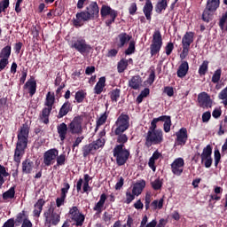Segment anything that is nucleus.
I'll return each instance as SVG.
<instances>
[{
    "instance_id": "obj_1",
    "label": "nucleus",
    "mask_w": 227,
    "mask_h": 227,
    "mask_svg": "<svg viewBox=\"0 0 227 227\" xmlns=\"http://www.w3.org/2000/svg\"><path fill=\"white\" fill-rule=\"evenodd\" d=\"M114 134L117 136V143L113 150V155L116 160L117 166H125L130 157V151L125 149V143L129 141V137L124 134L130 127V116L121 114L114 123Z\"/></svg>"
},
{
    "instance_id": "obj_2",
    "label": "nucleus",
    "mask_w": 227,
    "mask_h": 227,
    "mask_svg": "<svg viewBox=\"0 0 227 227\" xmlns=\"http://www.w3.org/2000/svg\"><path fill=\"white\" fill-rule=\"evenodd\" d=\"M100 8L97 2H91L84 11L77 12L75 18L73 19V26L74 27H82V22L90 20H97L100 17Z\"/></svg>"
},
{
    "instance_id": "obj_3",
    "label": "nucleus",
    "mask_w": 227,
    "mask_h": 227,
    "mask_svg": "<svg viewBox=\"0 0 227 227\" xmlns=\"http://www.w3.org/2000/svg\"><path fill=\"white\" fill-rule=\"evenodd\" d=\"M18 141L16 143V147L14 150V161L19 164L22 159V155L26 153V149L27 148V143L29 141V125L27 123L22 124L18 131Z\"/></svg>"
},
{
    "instance_id": "obj_4",
    "label": "nucleus",
    "mask_w": 227,
    "mask_h": 227,
    "mask_svg": "<svg viewBox=\"0 0 227 227\" xmlns=\"http://www.w3.org/2000/svg\"><path fill=\"white\" fill-rule=\"evenodd\" d=\"M56 102V98L54 95H51V92H48L46 95V101L44 103V106L46 107L43 108L41 114H39V120L44 125H49V117L51 116V113H52V106H54Z\"/></svg>"
},
{
    "instance_id": "obj_5",
    "label": "nucleus",
    "mask_w": 227,
    "mask_h": 227,
    "mask_svg": "<svg viewBox=\"0 0 227 227\" xmlns=\"http://www.w3.org/2000/svg\"><path fill=\"white\" fill-rule=\"evenodd\" d=\"M219 4H221L220 0H207L206 7L202 12V20L203 22H211L214 20V14L217 12V8H219Z\"/></svg>"
},
{
    "instance_id": "obj_6",
    "label": "nucleus",
    "mask_w": 227,
    "mask_h": 227,
    "mask_svg": "<svg viewBox=\"0 0 227 227\" xmlns=\"http://www.w3.org/2000/svg\"><path fill=\"white\" fill-rule=\"evenodd\" d=\"M164 142V132L162 131H147L145 135V146L151 148V146L160 145Z\"/></svg>"
},
{
    "instance_id": "obj_7",
    "label": "nucleus",
    "mask_w": 227,
    "mask_h": 227,
    "mask_svg": "<svg viewBox=\"0 0 227 227\" xmlns=\"http://www.w3.org/2000/svg\"><path fill=\"white\" fill-rule=\"evenodd\" d=\"M44 226H58L61 221V215L54 211L52 207H50L43 213Z\"/></svg>"
},
{
    "instance_id": "obj_8",
    "label": "nucleus",
    "mask_w": 227,
    "mask_h": 227,
    "mask_svg": "<svg viewBox=\"0 0 227 227\" xmlns=\"http://www.w3.org/2000/svg\"><path fill=\"white\" fill-rule=\"evenodd\" d=\"M100 15L102 19H106V17L109 15L110 19L106 20V26L111 27V26L114 24L116 17H118V11L114 10L109 5L103 4L100 9Z\"/></svg>"
},
{
    "instance_id": "obj_9",
    "label": "nucleus",
    "mask_w": 227,
    "mask_h": 227,
    "mask_svg": "<svg viewBox=\"0 0 227 227\" xmlns=\"http://www.w3.org/2000/svg\"><path fill=\"white\" fill-rule=\"evenodd\" d=\"M162 34H160V31L156 30L153 35V40L150 45V54L152 57L157 56V54L160 52V49H162Z\"/></svg>"
},
{
    "instance_id": "obj_10",
    "label": "nucleus",
    "mask_w": 227,
    "mask_h": 227,
    "mask_svg": "<svg viewBox=\"0 0 227 227\" xmlns=\"http://www.w3.org/2000/svg\"><path fill=\"white\" fill-rule=\"evenodd\" d=\"M106 145V140L98 138L96 141L91 142L89 145H85L82 148V156L88 157V155H93L97 150L102 148Z\"/></svg>"
},
{
    "instance_id": "obj_11",
    "label": "nucleus",
    "mask_w": 227,
    "mask_h": 227,
    "mask_svg": "<svg viewBox=\"0 0 227 227\" xmlns=\"http://www.w3.org/2000/svg\"><path fill=\"white\" fill-rule=\"evenodd\" d=\"M68 215H70L71 223H74V225L77 227H82V224H84V221L86 220V216L81 212V210H79V207L73 206L69 208Z\"/></svg>"
},
{
    "instance_id": "obj_12",
    "label": "nucleus",
    "mask_w": 227,
    "mask_h": 227,
    "mask_svg": "<svg viewBox=\"0 0 227 227\" xmlns=\"http://www.w3.org/2000/svg\"><path fill=\"white\" fill-rule=\"evenodd\" d=\"M69 134L81 136L82 134V117L75 116L67 125Z\"/></svg>"
},
{
    "instance_id": "obj_13",
    "label": "nucleus",
    "mask_w": 227,
    "mask_h": 227,
    "mask_svg": "<svg viewBox=\"0 0 227 227\" xmlns=\"http://www.w3.org/2000/svg\"><path fill=\"white\" fill-rule=\"evenodd\" d=\"M72 49H75L77 52H80V54H86L87 52H90L91 51V45L86 43V40L82 38H78L75 41L72 42L71 44Z\"/></svg>"
},
{
    "instance_id": "obj_14",
    "label": "nucleus",
    "mask_w": 227,
    "mask_h": 227,
    "mask_svg": "<svg viewBox=\"0 0 227 227\" xmlns=\"http://www.w3.org/2000/svg\"><path fill=\"white\" fill-rule=\"evenodd\" d=\"M58 155H59V151L57 148H51L46 151L43 156L44 166L47 168H49V166H52Z\"/></svg>"
},
{
    "instance_id": "obj_15",
    "label": "nucleus",
    "mask_w": 227,
    "mask_h": 227,
    "mask_svg": "<svg viewBox=\"0 0 227 227\" xmlns=\"http://www.w3.org/2000/svg\"><path fill=\"white\" fill-rule=\"evenodd\" d=\"M176 143L177 146H184L189 139V135L187 134V128H181L177 132H176Z\"/></svg>"
},
{
    "instance_id": "obj_16",
    "label": "nucleus",
    "mask_w": 227,
    "mask_h": 227,
    "mask_svg": "<svg viewBox=\"0 0 227 227\" xmlns=\"http://www.w3.org/2000/svg\"><path fill=\"white\" fill-rule=\"evenodd\" d=\"M185 161H184L183 158L176 159L171 164L172 173L176 176H180L182 173H184V166Z\"/></svg>"
},
{
    "instance_id": "obj_17",
    "label": "nucleus",
    "mask_w": 227,
    "mask_h": 227,
    "mask_svg": "<svg viewBox=\"0 0 227 227\" xmlns=\"http://www.w3.org/2000/svg\"><path fill=\"white\" fill-rule=\"evenodd\" d=\"M132 36L129 35V34L125 32L119 34L115 38L117 49H123V47H125V45H127V43L130 42Z\"/></svg>"
},
{
    "instance_id": "obj_18",
    "label": "nucleus",
    "mask_w": 227,
    "mask_h": 227,
    "mask_svg": "<svg viewBox=\"0 0 227 227\" xmlns=\"http://www.w3.org/2000/svg\"><path fill=\"white\" fill-rule=\"evenodd\" d=\"M23 89L27 90L29 97L35 96V93H36V80L35 76H30V79L26 82Z\"/></svg>"
},
{
    "instance_id": "obj_19",
    "label": "nucleus",
    "mask_w": 227,
    "mask_h": 227,
    "mask_svg": "<svg viewBox=\"0 0 227 227\" xmlns=\"http://www.w3.org/2000/svg\"><path fill=\"white\" fill-rule=\"evenodd\" d=\"M57 132L59 134V137L62 143H65V139H67V135L69 132L68 125L65 122H61L57 126Z\"/></svg>"
},
{
    "instance_id": "obj_20",
    "label": "nucleus",
    "mask_w": 227,
    "mask_h": 227,
    "mask_svg": "<svg viewBox=\"0 0 227 227\" xmlns=\"http://www.w3.org/2000/svg\"><path fill=\"white\" fill-rule=\"evenodd\" d=\"M68 113H72V103L70 101H66L60 107L59 114L57 115L58 120H61L64 116H67Z\"/></svg>"
},
{
    "instance_id": "obj_21",
    "label": "nucleus",
    "mask_w": 227,
    "mask_h": 227,
    "mask_svg": "<svg viewBox=\"0 0 227 227\" xmlns=\"http://www.w3.org/2000/svg\"><path fill=\"white\" fill-rule=\"evenodd\" d=\"M199 103L203 107H212V99L210 98V96L207 92H201L198 96Z\"/></svg>"
},
{
    "instance_id": "obj_22",
    "label": "nucleus",
    "mask_w": 227,
    "mask_h": 227,
    "mask_svg": "<svg viewBox=\"0 0 227 227\" xmlns=\"http://www.w3.org/2000/svg\"><path fill=\"white\" fill-rule=\"evenodd\" d=\"M107 200V195L106 193H102L100 195L99 200L95 204L93 210L96 214L100 215V213L104 210V205H106V201Z\"/></svg>"
},
{
    "instance_id": "obj_23",
    "label": "nucleus",
    "mask_w": 227,
    "mask_h": 227,
    "mask_svg": "<svg viewBox=\"0 0 227 227\" xmlns=\"http://www.w3.org/2000/svg\"><path fill=\"white\" fill-rule=\"evenodd\" d=\"M141 84H143V78H141L139 74L132 76L129 81V87L131 88V90H139Z\"/></svg>"
},
{
    "instance_id": "obj_24",
    "label": "nucleus",
    "mask_w": 227,
    "mask_h": 227,
    "mask_svg": "<svg viewBox=\"0 0 227 227\" xmlns=\"http://www.w3.org/2000/svg\"><path fill=\"white\" fill-rule=\"evenodd\" d=\"M45 205V200L43 199H39L34 205L33 216L40 217L42 210H43V206Z\"/></svg>"
},
{
    "instance_id": "obj_25",
    "label": "nucleus",
    "mask_w": 227,
    "mask_h": 227,
    "mask_svg": "<svg viewBox=\"0 0 227 227\" xmlns=\"http://www.w3.org/2000/svg\"><path fill=\"white\" fill-rule=\"evenodd\" d=\"M189 72V63L187 61H183L181 65L179 66L176 75L180 79H184L187 75V73Z\"/></svg>"
},
{
    "instance_id": "obj_26",
    "label": "nucleus",
    "mask_w": 227,
    "mask_h": 227,
    "mask_svg": "<svg viewBox=\"0 0 227 227\" xmlns=\"http://www.w3.org/2000/svg\"><path fill=\"white\" fill-rule=\"evenodd\" d=\"M144 14L147 20H152V14L153 12V4H152V0H146L145 4L143 8Z\"/></svg>"
},
{
    "instance_id": "obj_27",
    "label": "nucleus",
    "mask_w": 227,
    "mask_h": 227,
    "mask_svg": "<svg viewBox=\"0 0 227 227\" xmlns=\"http://www.w3.org/2000/svg\"><path fill=\"white\" fill-rule=\"evenodd\" d=\"M26 221H29V215L26 214V210H22L21 212L18 213L16 215V218L14 219L16 227L20 226V224L26 223Z\"/></svg>"
},
{
    "instance_id": "obj_28",
    "label": "nucleus",
    "mask_w": 227,
    "mask_h": 227,
    "mask_svg": "<svg viewBox=\"0 0 227 227\" xmlns=\"http://www.w3.org/2000/svg\"><path fill=\"white\" fill-rule=\"evenodd\" d=\"M33 168H35V163L30 159H26L22 161V173L25 175H30Z\"/></svg>"
},
{
    "instance_id": "obj_29",
    "label": "nucleus",
    "mask_w": 227,
    "mask_h": 227,
    "mask_svg": "<svg viewBox=\"0 0 227 227\" xmlns=\"http://www.w3.org/2000/svg\"><path fill=\"white\" fill-rule=\"evenodd\" d=\"M192 42H194V32H186L182 38V45L191 47Z\"/></svg>"
},
{
    "instance_id": "obj_30",
    "label": "nucleus",
    "mask_w": 227,
    "mask_h": 227,
    "mask_svg": "<svg viewBox=\"0 0 227 227\" xmlns=\"http://www.w3.org/2000/svg\"><path fill=\"white\" fill-rule=\"evenodd\" d=\"M145 187H146V181L141 180L138 183H136L133 185V189H132L133 194H135L136 196H139V194L143 192V190L145 189Z\"/></svg>"
},
{
    "instance_id": "obj_31",
    "label": "nucleus",
    "mask_w": 227,
    "mask_h": 227,
    "mask_svg": "<svg viewBox=\"0 0 227 227\" xmlns=\"http://www.w3.org/2000/svg\"><path fill=\"white\" fill-rule=\"evenodd\" d=\"M104 88H106V77H100L98 79V82H97V84L94 87V93L96 95H100V93H102V91H104Z\"/></svg>"
},
{
    "instance_id": "obj_32",
    "label": "nucleus",
    "mask_w": 227,
    "mask_h": 227,
    "mask_svg": "<svg viewBox=\"0 0 227 227\" xmlns=\"http://www.w3.org/2000/svg\"><path fill=\"white\" fill-rule=\"evenodd\" d=\"M212 157V145H207L204 147L202 153L200 154L201 163L205 162V159Z\"/></svg>"
},
{
    "instance_id": "obj_33",
    "label": "nucleus",
    "mask_w": 227,
    "mask_h": 227,
    "mask_svg": "<svg viewBox=\"0 0 227 227\" xmlns=\"http://www.w3.org/2000/svg\"><path fill=\"white\" fill-rule=\"evenodd\" d=\"M163 120H164V117L162 116L153 119L151 122V126L149 127L148 132L162 131V129H157V123H159V121H161Z\"/></svg>"
},
{
    "instance_id": "obj_34",
    "label": "nucleus",
    "mask_w": 227,
    "mask_h": 227,
    "mask_svg": "<svg viewBox=\"0 0 227 227\" xmlns=\"http://www.w3.org/2000/svg\"><path fill=\"white\" fill-rule=\"evenodd\" d=\"M161 118H163V120L160 121H164L163 130H164V132L168 133L171 130V116H169V115H161Z\"/></svg>"
},
{
    "instance_id": "obj_35",
    "label": "nucleus",
    "mask_w": 227,
    "mask_h": 227,
    "mask_svg": "<svg viewBox=\"0 0 227 227\" xmlns=\"http://www.w3.org/2000/svg\"><path fill=\"white\" fill-rule=\"evenodd\" d=\"M10 56H12V46L6 45L0 51V58L4 59H10Z\"/></svg>"
},
{
    "instance_id": "obj_36",
    "label": "nucleus",
    "mask_w": 227,
    "mask_h": 227,
    "mask_svg": "<svg viewBox=\"0 0 227 227\" xmlns=\"http://www.w3.org/2000/svg\"><path fill=\"white\" fill-rule=\"evenodd\" d=\"M2 198L4 201L8 200H13V198H15V186H12L9 190L4 192L2 195Z\"/></svg>"
},
{
    "instance_id": "obj_37",
    "label": "nucleus",
    "mask_w": 227,
    "mask_h": 227,
    "mask_svg": "<svg viewBox=\"0 0 227 227\" xmlns=\"http://www.w3.org/2000/svg\"><path fill=\"white\" fill-rule=\"evenodd\" d=\"M9 176H10V173L6 171V167L0 164V189L1 187H3V184L5 182L4 178H6Z\"/></svg>"
},
{
    "instance_id": "obj_38",
    "label": "nucleus",
    "mask_w": 227,
    "mask_h": 227,
    "mask_svg": "<svg viewBox=\"0 0 227 227\" xmlns=\"http://www.w3.org/2000/svg\"><path fill=\"white\" fill-rule=\"evenodd\" d=\"M107 112H105L103 114L100 115V117L96 121L95 132H97V130H98V129L102 127V125H104L106 121H107Z\"/></svg>"
},
{
    "instance_id": "obj_39",
    "label": "nucleus",
    "mask_w": 227,
    "mask_h": 227,
    "mask_svg": "<svg viewBox=\"0 0 227 227\" xmlns=\"http://www.w3.org/2000/svg\"><path fill=\"white\" fill-rule=\"evenodd\" d=\"M121 94V90L118 88L114 89L112 91L108 93L112 102H118V100L120 99Z\"/></svg>"
},
{
    "instance_id": "obj_40",
    "label": "nucleus",
    "mask_w": 227,
    "mask_h": 227,
    "mask_svg": "<svg viewBox=\"0 0 227 227\" xmlns=\"http://www.w3.org/2000/svg\"><path fill=\"white\" fill-rule=\"evenodd\" d=\"M127 67H129V60L122 59L117 64V70L119 74H123L127 70Z\"/></svg>"
},
{
    "instance_id": "obj_41",
    "label": "nucleus",
    "mask_w": 227,
    "mask_h": 227,
    "mask_svg": "<svg viewBox=\"0 0 227 227\" xmlns=\"http://www.w3.org/2000/svg\"><path fill=\"white\" fill-rule=\"evenodd\" d=\"M166 8H168V0H159L155 6L156 13H162Z\"/></svg>"
},
{
    "instance_id": "obj_42",
    "label": "nucleus",
    "mask_w": 227,
    "mask_h": 227,
    "mask_svg": "<svg viewBox=\"0 0 227 227\" xmlns=\"http://www.w3.org/2000/svg\"><path fill=\"white\" fill-rule=\"evenodd\" d=\"M55 160H57V164L53 167L54 169H56L58 166H65V163L67 162V154L65 153L58 154Z\"/></svg>"
},
{
    "instance_id": "obj_43",
    "label": "nucleus",
    "mask_w": 227,
    "mask_h": 227,
    "mask_svg": "<svg viewBox=\"0 0 227 227\" xmlns=\"http://www.w3.org/2000/svg\"><path fill=\"white\" fill-rule=\"evenodd\" d=\"M86 95L88 94L82 90L76 91L74 99L76 100L77 104H82V102H84V98H86Z\"/></svg>"
},
{
    "instance_id": "obj_44",
    "label": "nucleus",
    "mask_w": 227,
    "mask_h": 227,
    "mask_svg": "<svg viewBox=\"0 0 227 227\" xmlns=\"http://www.w3.org/2000/svg\"><path fill=\"white\" fill-rule=\"evenodd\" d=\"M207 72H208V61L204 60L199 67V74L203 77V75H207Z\"/></svg>"
},
{
    "instance_id": "obj_45",
    "label": "nucleus",
    "mask_w": 227,
    "mask_h": 227,
    "mask_svg": "<svg viewBox=\"0 0 227 227\" xmlns=\"http://www.w3.org/2000/svg\"><path fill=\"white\" fill-rule=\"evenodd\" d=\"M151 207L153 210H159L162 209V207H164V199H160V200H154L151 203Z\"/></svg>"
},
{
    "instance_id": "obj_46",
    "label": "nucleus",
    "mask_w": 227,
    "mask_h": 227,
    "mask_svg": "<svg viewBox=\"0 0 227 227\" xmlns=\"http://www.w3.org/2000/svg\"><path fill=\"white\" fill-rule=\"evenodd\" d=\"M223 74V70L221 68L216 69L212 76V82L214 84H217V82H219V81H221V75Z\"/></svg>"
},
{
    "instance_id": "obj_47",
    "label": "nucleus",
    "mask_w": 227,
    "mask_h": 227,
    "mask_svg": "<svg viewBox=\"0 0 227 227\" xmlns=\"http://www.w3.org/2000/svg\"><path fill=\"white\" fill-rule=\"evenodd\" d=\"M136 52V41H129V47L125 51L126 56H130Z\"/></svg>"
},
{
    "instance_id": "obj_48",
    "label": "nucleus",
    "mask_w": 227,
    "mask_h": 227,
    "mask_svg": "<svg viewBox=\"0 0 227 227\" xmlns=\"http://www.w3.org/2000/svg\"><path fill=\"white\" fill-rule=\"evenodd\" d=\"M151 185L154 191H160L162 189V181L160 178H157L151 183Z\"/></svg>"
},
{
    "instance_id": "obj_49",
    "label": "nucleus",
    "mask_w": 227,
    "mask_h": 227,
    "mask_svg": "<svg viewBox=\"0 0 227 227\" xmlns=\"http://www.w3.org/2000/svg\"><path fill=\"white\" fill-rule=\"evenodd\" d=\"M218 98L220 100H223V105L227 106V86L221 90V92L218 95Z\"/></svg>"
},
{
    "instance_id": "obj_50",
    "label": "nucleus",
    "mask_w": 227,
    "mask_h": 227,
    "mask_svg": "<svg viewBox=\"0 0 227 227\" xmlns=\"http://www.w3.org/2000/svg\"><path fill=\"white\" fill-rule=\"evenodd\" d=\"M68 191H70V184L64 182L62 184V188L60 189V194L67 196L68 194Z\"/></svg>"
},
{
    "instance_id": "obj_51",
    "label": "nucleus",
    "mask_w": 227,
    "mask_h": 227,
    "mask_svg": "<svg viewBox=\"0 0 227 227\" xmlns=\"http://www.w3.org/2000/svg\"><path fill=\"white\" fill-rule=\"evenodd\" d=\"M134 200H136V194L130 192H126V200L125 203L127 205H130V203H132V201H134Z\"/></svg>"
},
{
    "instance_id": "obj_52",
    "label": "nucleus",
    "mask_w": 227,
    "mask_h": 227,
    "mask_svg": "<svg viewBox=\"0 0 227 227\" xmlns=\"http://www.w3.org/2000/svg\"><path fill=\"white\" fill-rule=\"evenodd\" d=\"M10 6V0H2L0 2V13L6 12V9Z\"/></svg>"
},
{
    "instance_id": "obj_53",
    "label": "nucleus",
    "mask_w": 227,
    "mask_h": 227,
    "mask_svg": "<svg viewBox=\"0 0 227 227\" xmlns=\"http://www.w3.org/2000/svg\"><path fill=\"white\" fill-rule=\"evenodd\" d=\"M65 200H67V195H63L60 193V197H58L56 199V205H57L58 208H59V207H63V205H65Z\"/></svg>"
},
{
    "instance_id": "obj_54",
    "label": "nucleus",
    "mask_w": 227,
    "mask_h": 227,
    "mask_svg": "<svg viewBox=\"0 0 227 227\" xmlns=\"http://www.w3.org/2000/svg\"><path fill=\"white\" fill-rule=\"evenodd\" d=\"M175 49V44L172 42H169L165 46V52L167 56H171V52H173V50Z\"/></svg>"
},
{
    "instance_id": "obj_55",
    "label": "nucleus",
    "mask_w": 227,
    "mask_h": 227,
    "mask_svg": "<svg viewBox=\"0 0 227 227\" xmlns=\"http://www.w3.org/2000/svg\"><path fill=\"white\" fill-rule=\"evenodd\" d=\"M150 203H152V193L147 192L145 199V210H150Z\"/></svg>"
},
{
    "instance_id": "obj_56",
    "label": "nucleus",
    "mask_w": 227,
    "mask_h": 227,
    "mask_svg": "<svg viewBox=\"0 0 227 227\" xmlns=\"http://www.w3.org/2000/svg\"><path fill=\"white\" fill-rule=\"evenodd\" d=\"M214 155H215V168H217V166H219V163L221 162V152H219L218 149H215Z\"/></svg>"
},
{
    "instance_id": "obj_57",
    "label": "nucleus",
    "mask_w": 227,
    "mask_h": 227,
    "mask_svg": "<svg viewBox=\"0 0 227 227\" xmlns=\"http://www.w3.org/2000/svg\"><path fill=\"white\" fill-rule=\"evenodd\" d=\"M113 219V214L106 211L104 214H103V221L105 223H108V224H111V221Z\"/></svg>"
},
{
    "instance_id": "obj_58",
    "label": "nucleus",
    "mask_w": 227,
    "mask_h": 227,
    "mask_svg": "<svg viewBox=\"0 0 227 227\" xmlns=\"http://www.w3.org/2000/svg\"><path fill=\"white\" fill-rule=\"evenodd\" d=\"M136 12H137V4L132 3L129 7V15H136Z\"/></svg>"
},
{
    "instance_id": "obj_59",
    "label": "nucleus",
    "mask_w": 227,
    "mask_h": 227,
    "mask_svg": "<svg viewBox=\"0 0 227 227\" xmlns=\"http://www.w3.org/2000/svg\"><path fill=\"white\" fill-rule=\"evenodd\" d=\"M210 118H212V114L210 112H205L202 114V121H203V123H208V121H210Z\"/></svg>"
},
{
    "instance_id": "obj_60",
    "label": "nucleus",
    "mask_w": 227,
    "mask_h": 227,
    "mask_svg": "<svg viewBox=\"0 0 227 227\" xmlns=\"http://www.w3.org/2000/svg\"><path fill=\"white\" fill-rule=\"evenodd\" d=\"M123 184H125V179L123 176L119 177V180L115 184V191H120L121 187H123Z\"/></svg>"
},
{
    "instance_id": "obj_61",
    "label": "nucleus",
    "mask_w": 227,
    "mask_h": 227,
    "mask_svg": "<svg viewBox=\"0 0 227 227\" xmlns=\"http://www.w3.org/2000/svg\"><path fill=\"white\" fill-rule=\"evenodd\" d=\"M15 218H10L8 219L2 227H15Z\"/></svg>"
},
{
    "instance_id": "obj_62",
    "label": "nucleus",
    "mask_w": 227,
    "mask_h": 227,
    "mask_svg": "<svg viewBox=\"0 0 227 227\" xmlns=\"http://www.w3.org/2000/svg\"><path fill=\"white\" fill-rule=\"evenodd\" d=\"M163 93H166L168 97H173V95H175V90H173V87L167 86L164 88Z\"/></svg>"
},
{
    "instance_id": "obj_63",
    "label": "nucleus",
    "mask_w": 227,
    "mask_h": 227,
    "mask_svg": "<svg viewBox=\"0 0 227 227\" xmlns=\"http://www.w3.org/2000/svg\"><path fill=\"white\" fill-rule=\"evenodd\" d=\"M27 78V69H23L21 71V77L20 78V84H24L26 82Z\"/></svg>"
},
{
    "instance_id": "obj_64",
    "label": "nucleus",
    "mask_w": 227,
    "mask_h": 227,
    "mask_svg": "<svg viewBox=\"0 0 227 227\" xmlns=\"http://www.w3.org/2000/svg\"><path fill=\"white\" fill-rule=\"evenodd\" d=\"M148 84H152L153 82H155V70H151V73L149 74V77L147 79Z\"/></svg>"
}]
</instances>
